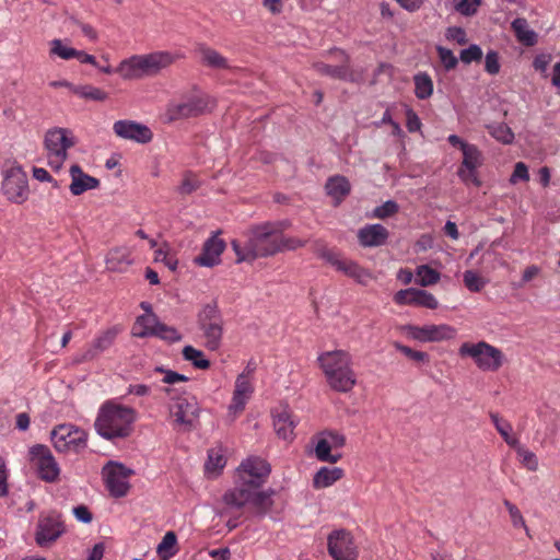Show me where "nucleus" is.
Instances as JSON below:
<instances>
[{"mask_svg": "<svg viewBox=\"0 0 560 560\" xmlns=\"http://www.w3.org/2000/svg\"><path fill=\"white\" fill-rule=\"evenodd\" d=\"M63 530L65 528L58 513L49 512L42 514L35 533L36 544L40 547H46L57 540Z\"/></svg>", "mask_w": 560, "mask_h": 560, "instance_id": "6ab92c4d", "label": "nucleus"}, {"mask_svg": "<svg viewBox=\"0 0 560 560\" xmlns=\"http://www.w3.org/2000/svg\"><path fill=\"white\" fill-rule=\"evenodd\" d=\"M320 256L337 271L354 279L358 283L368 284L373 279L372 273L368 269H364L353 260L341 257L340 254L331 249L324 248L320 252Z\"/></svg>", "mask_w": 560, "mask_h": 560, "instance_id": "4468645a", "label": "nucleus"}, {"mask_svg": "<svg viewBox=\"0 0 560 560\" xmlns=\"http://www.w3.org/2000/svg\"><path fill=\"white\" fill-rule=\"evenodd\" d=\"M446 37L460 45L467 42L466 32L460 27H450L446 32Z\"/></svg>", "mask_w": 560, "mask_h": 560, "instance_id": "0e129e2a", "label": "nucleus"}, {"mask_svg": "<svg viewBox=\"0 0 560 560\" xmlns=\"http://www.w3.org/2000/svg\"><path fill=\"white\" fill-rule=\"evenodd\" d=\"M73 94L77 96L95 102H104L108 98V93L91 84H82L73 88Z\"/></svg>", "mask_w": 560, "mask_h": 560, "instance_id": "4c0bfd02", "label": "nucleus"}, {"mask_svg": "<svg viewBox=\"0 0 560 560\" xmlns=\"http://www.w3.org/2000/svg\"><path fill=\"white\" fill-rule=\"evenodd\" d=\"M226 465V457L221 446L212 447L208 451V457L205 463V474L208 478L218 477Z\"/></svg>", "mask_w": 560, "mask_h": 560, "instance_id": "2f4dec72", "label": "nucleus"}, {"mask_svg": "<svg viewBox=\"0 0 560 560\" xmlns=\"http://www.w3.org/2000/svg\"><path fill=\"white\" fill-rule=\"evenodd\" d=\"M490 135L503 144H510L514 140V133L511 128L505 124H494L488 126Z\"/></svg>", "mask_w": 560, "mask_h": 560, "instance_id": "c03bdc74", "label": "nucleus"}, {"mask_svg": "<svg viewBox=\"0 0 560 560\" xmlns=\"http://www.w3.org/2000/svg\"><path fill=\"white\" fill-rule=\"evenodd\" d=\"M165 392L171 396L168 412L173 425L182 431L191 430L199 418L200 408L197 399L188 395L177 396L170 388H166Z\"/></svg>", "mask_w": 560, "mask_h": 560, "instance_id": "423d86ee", "label": "nucleus"}, {"mask_svg": "<svg viewBox=\"0 0 560 560\" xmlns=\"http://www.w3.org/2000/svg\"><path fill=\"white\" fill-rule=\"evenodd\" d=\"M396 349L400 353H402L404 355H406L407 358H409L416 362H422V363L429 362V354L427 352L413 350L410 347L399 345V343L396 345Z\"/></svg>", "mask_w": 560, "mask_h": 560, "instance_id": "6e6d98bb", "label": "nucleus"}, {"mask_svg": "<svg viewBox=\"0 0 560 560\" xmlns=\"http://www.w3.org/2000/svg\"><path fill=\"white\" fill-rule=\"evenodd\" d=\"M415 93L420 100L429 98L433 93V82L430 75L425 72H420L415 75Z\"/></svg>", "mask_w": 560, "mask_h": 560, "instance_id": "79ce46f5", "label": "nucleus"}, {"mask_svg": "<svg viewBox=\"0 0 560 560\" xmlns=\"http://www.w3.org/2000/svg\"><path fill=\"white\" fill-rule=\"evenodd\" d=\"M264 499H266L264 492L248 487V485H243L238 477L236 479V486L226 491L223 495L224 503L232 508H242L247 503H257Z\"/></svg>", "mask_w": 560, "mask_h": 560, "instance_id": "b1692460", "label": "nucleus"}, {"mask_svg": "<svg viewBox=\"0 0 560 560\" xmlns=\"http://www.w3.org/2000/svg\"><path fill=\"white\" fill-rule=\"evenodd\" d=\"M198 54L201 62L208 67L214 69H228L230 67L228 60L219 51L210 47L199 46Z\"/></svg>", "mask_w": 560, "mask_h": 560, "instance_id": "c9c22d12", "label": "nucleus"}, {"mask_svg": "<svg viewBox=\"0 0 560 560\" xmlns=\"http://www.w3.org/2000/svg\"><path fill=\"white\" fill-rule=\"evenodd\" d=\"M75 48L69 45L67 40L55 38L49 42V55L62 60L74 58Z\"/></svg>", "mask_w": 560, "mask_h": 560, "instance_id": "ea45409f", "label": "nucleus"}, {"mask_svg": "<svg viewBox=\"0 0 560 560\" xmlns=\"http://www.w3.org/2000/svg\"><path fill=\"white\" fill-rule=\"evenodd\" d=\"M69 191L72 196H81L82 194L97 189L101 185L98 178L85 173L82 167L74 163L69 167Z\"/></svg>", "mask_w": 560, "mask_h": 560, "instance_id": "393cba45", "label": "nucleus"}, {"mask_svg": "<svg viewBox=\"0 0 560 560\" xmlns=\"http://www.w3.org/2000/svg\"><path fill=\"white\" fill-rule=\"evenodd\" d=\"M406 118H407V122H406L407 129L410 132H415L420 129L421 121H420L418 115L411 108L406 109Z\"/></svg>", "mask_w": 560, "mask_h": 560, "instance_id": "e2e57ef3", "label": "nucleus"}, {"mask_svg": "<svg viewBox=\"0 0 560 560\" xmlns=\"http://www.w3.org/2000/svg\"><path fill=\"white\" fill-rule=\"evenodd\" d=\"M482 55L483 54H482V49L480 48V46L472 44L469 47L463 49L460 51L459 57L464 63L469 65L474 61H480L482 58Z\"/></svg>", "mask_w": 560, "mask_h": 560, "instance_id": "864d4df0", "label": "nucleus"}, {"mask_svg": "<svg viewBox=\"0 0 560 560\" xmlns=\"http://www.w3.org/2000/svg\"><path fill=\"white\" fill-rule=\"evenodd\" d=\"M529 173L528 167L523 162H517L514 166V171L510 177V183L515 185L518 182H528Z\"/></svg>", "mask_w": 560, "mask_h": 560, "instance_id": "052dcab7", "label": "nucleus"}, {"mask_svg": "<svg viewBox=\"0 0 560 560\" xmlns=\"http://www.w3.org/2000/svg\"><path fill=\"white\" fill-rule=\"evenodd\" d=\"M406 331L410 338L420 342L447 341L457 336L456 328L448 324L409 325L406 327Z\"/></svg>", "mask_w": 560, "mask_h": 560, "instance_id": "2eb2a0df", "label": "nucleus"}, {"mask_svg": "<svg viewBox=\"0 0 560 560\" xmlns=\"http://www.w3.org/2000/svg\"><path fill=\"white\" fill-rule=\"evenodd\" d=\"M328 551L335 560H357L353 539L343 529L334 530L328 536Z\"/></svg>", "mask_w": 560, "mask_h": 560, "instance_id": "4be33fe9", "label": "nucleus"}, {"mask_svg": "<svg viewBox=\"0 0 560 560\" xmlns=\"http://www.w3.org/2000/svg\"><path fill=\"white\" fill-rule=\"evenodd\" d=\"M221 320L220 312L215 303L206 304L198 314V324L203 325L211 322Z\"/></svg>", "mask_w": 560, "mask_h": 560, "instance_id": "09e8293b", "label": "nucleus"}, {"mask_svg": "<svg viewBox=\"0 0 560 560\" xmlns=\"http://www.w3.org/2000/svg\"><path fill=\"white\" fill-rule=\"evenodd\" d=\"M269 474V464L260 457H248L237 468V477L242 483L256 490H259Z\"/></svg>", "mask_w": 560, "mask_h": 560, "instance_id": "dca6fc26", "label": "nucleus"}, {"mask_svg": "<svg viewBox=\"0 0 560 560\" xmlns=\"http://www.w3.org/2000/svg\"><path fill=\"white\" fill-rule=\"evenodd\" d=\"M316 69L319 73L338 78V79H348L349 71L346 66H329L325 63H317Z\"/></svg>", "mask_w": 560, "mask_h": 560, "instance_id": "3c124183", "label": "nucleus"}, {"mask_svg": "<svg viewBox=\"0 0 560 560\" xmlns=\"http://www.w3.org/2000/svg\"><path fill=\"white\" fill-rule=\"evenodd\" d=\"M500 68H501V65H500L498 52L494 50L488 51L486 54V58H485V70L489 74L494 75L500 72Z\"/></svg>", "mask_w": 560, "mask_h": 560, "instance_id": "4d7b16f0", "label": "nucleus"}, {"mask_svg": "<svg viewBox=\"0 0 560 560\" xmlns=\"http://www.w3.org/2000/svg\"><path fill=\"white\" fill-rule=\"evenodd\" d=\"M175 59L176 56L170 51L133 55L119 62L116 68V73L124 80L150 78L171 66Z\"/></svg>", "mask_w": 560, "mask_h": 560, "instance_id": "20e7f679", "label": "nucleus"}, {"mask_svg": "<svg viewBox=\"0 0 560 560\" xmlns=\"http://www.w3.org/2000/svg\"><path fill=\"white\" fill-rule=\"evenodd\" d=\"M272 425L277 436L285 442L294 440V429L299 423V418L293 413L288 405H279L271 411Z\"/></svg>", "mask_w": 560, "mask_h": 560, "instance_id": "a211bd4d", "label": "nucleus"}, {"mask_svg": "<svg viewBox=\"0 0 560 560\" xmlns=\"http://www.w3.org/2000/svg\"><path fill=\"white\" fill-rule=\"evenodd\" d=\"M75 144L72 131L66 128H54L46 132L45 149L47 151L48 165L59 171L68 158V150Z\"/></svg>", "mask_w": 560, "mask_h": 560, "instance_id": "6e6552de", "label": "nucleus"}, {"mask_svg": "<svg viewBox=\"0 0 560 560\" xmlns=\"http://www.w3.org/2000/svg\"><path fill=\"white\" fill-rule=\"evenodd\" d=\"M458 352L463 358H470L482 372H497L505 362L503 352L486 341L464 342Z\"/></svg>", "mask_w": 560, "mask_h": 560, "instance_id": "39448f33", "label": "nucleus"}, {"mask_svg": "<svg viewBox=\"0 0 560 560\" xmlns=\"http://www.w3.org/2000/svg\"><path fill=\"white\" fill-rule=\"evenodd\" d=\"M30 459L42 480L46 482L59 480L60 466L47 446L38 444L31 447Z\"/></svg>", "mask_w": 560, "mask_h": 560, "instance_id": "f8f14e48", "label": "nucleus"}, {"mask_svg": "<svg viewBox=\"0 0 560 560\" xmlns=\"http://www.w3.org/2000/svg\"><path fill=\"white\" fill-rule=\"evenodd\" d=\"M154 260L156 262H163L172 271H175L178 266V260L174 256L170 255V246L167 244L155 249Z\"/></svg>", "mask_w": 560, "mask_h": 560, "instance_id": "49530a36", "label": "nucleus"}, {"mask_svg": "<svg viewBox=\"0 0 560 560\" xmlns=\"http://www.w3.org/2000/svg\"><path fill=\"white\" fill-rule=\"evenodd\" d=\"M133 472L131 468L117 462H109L105 465L103 477L109 493L115 498L125 497L130 489L129 478Z\"/></svg>", "mask_w": 560, "mask_h": 560, "instance_id": "ddd939ff", "label": "nucleus"}, {"mask_svg": "<svg viewBox=\"0 0 560 560\" xmlns=\"http://www.w3.org/2000/svg\"><path fill=\"white\" fill-rule=\"evenodd\" d=\"M511 28L518 43L532 47L538 42V34L529 26L524 18H516L511 23Z\"/></svg>", "mask_w": 560, "mask_h": 560, "instance_id": "7c9ffc66", "label": "nucleus"}, {"mask_svg": "<svg viewBox=\"0 0 560 560\" xmlns=\"http://www.w3.org/2000/svg\"><path fill=\"white\" fill-rule=\"evenodd\" d=\"M113 131L118 138L140 144L149 143L153 139V132L147 125L129 119L115 121Z\"/></svg>", "mask_w": 560, "mask_h": 560, "instance_id": "412c9836", "label": "nucleus"}, {"mask_svg": "<svg viewBox=\"0 0 560 560\" xmlns=\"http://www.w3.org/2000/svg\"><path fill=\"white\" fill-rule=\"evenodd\" d=\"M105 262L106 268L110 271H126L133 262L130 248L121 246L110 249L106 256Z\"/></svg>", "mask_w": 560, "mask_h": 560, "instance_id": "c85d7f7f", "label": "nucleus"}, {"mask_svg": "<svg viewBox=\"0 0 560 560\" xmlns=\"http://www.w3.org/2000/svg\"><path fill=\"white\" fill-rule=\"evenodd\" d=\"M135 421L133 408L110 400L100 408L94 425L101 436L113 440L128 436Z\"/></svg>", "mask_w": 560, "mask_h": 560, "instance_id": "f03ea898", "label": "nucleus"}, {"mask_svg": "<svg viewBox=\"0 0 560 560\" xmlns=\"http://www.w3.org/2000/svg\"><path fill=\"white\" fill-rule=\"evenodd\" d=\"M416 283L421 287H430L438 283L441 279L440 272L428 265H420L416 269Z\"/></svg>", "mask_w": 560, "mask_h": 560, "instance_id": "58836bf2", "label": "nucleus"}, {"mask_svg": "<svg viewBox=\"0 0 560 560\" xmlns=\"http://www.w3.org/2000/svg\"><path fill=\"white\" fill-rule=\"evenodd\" d=\"M1 192L8 201L15 205H22L28 199V179L20 164L13 163L3 170Z\"/></svg>", "mask_w": 560, "mask_h": 560, "instance_id": "1a4fd4ad", "label": "nucleus"}, {"mask_svg": "<svg viewBox=\"0 0 560 560\" xmlns=\"http://www.w3.org/2000/svg\"><path fill=\"white\" fill-rule=\"evenodd\" d=\"M481 0H455L456 10L464 15H472L477 12Z\"/></svg>", "mask_w": 560, "mask_h": 560, "instance_id": "bf43d9fd", "label": "nucleus"}, {"mask_svg": "<svg viewBox=\"0 0 560 560\" xmlns=\"http://www.w3.org/2000/svg\"><path fill=\"white\" fill-rule=\"evenodd\" d=\"M504 506L506 508V510L509 512V515H510L513 526L524 528L526 535L528 537H530L529 529L526 526L525 520H524L521 511L518 510V508L508 500L504 501Z\"/></svg>", "mask_w": 560, "mask_h": 560, "instance_id": "8fccbe9b", "label": "nucleus"}, {"mask_svg": "<svg viewBox=\"0 0 560 560\" xmlns=\"http://www.w3.org/2000/svg\"><path fill=\"white\" fill-rule=\"evenodd\" d=\"M213 101L203 93H194L172 101L167 104L164 117L167 121H175L189 117H195L206 113L213 107Z\"/></svg>", "mask_w": 560, "mask_h": 560, "instance_id": "0eeeda50", "label": "nucleus"}, {"mask_svg": "<svg viewBox=\"0 0 560 560\" xmlns=\"http://www.w3.org/2000/svg\"><path fill=\"white\" fill-rule=\"evenodd\" d=\"M436 51H438L440 61L442 62L443 67L446 70H452L457 66L458 60L451 49L445 48L443 46H438Z\"/></svg>", "mask_w": 560, "mask_h": 560, "instance_id": "603ef678", "label": "nucleus"}, {"mask_svg": "<svg viewBox=\"0 0 560 560\" xmlns=\"http://www.w3.org/2000/svg\"><path fill=\"white\" fill-rule=\"evenodd\" d=\"M183 357L185 360L191 362L198 369L203 370L210 366V362L208 359H206L203 352L191 346H186L183 349Z\"/></svg>", "mask_w": 560, "mask_h": 560, "instance_id": "37998d69", "label": "nucleus"}, {"mask_svg": "<svg viewBox=\"0 0 560 560\" xmlns=\"http://www.w3.org/2000/svg\"><path fill=\"white\" fill-rule=\"evenodd\" d=\"M281 252L285 249H296L304 246L305 242L296 237H285L281 232Z\"/></svg>", "mask_w": 560, "mask_h": 560, "instance_id": "69168bd1", "label": "nucleus"}, {"mask_svg": "<svg viewBox=\"0 0 560 560\" xmlns=\"http://www.w3.org/2000/svg\"><path fill=\"white\" fill-rule=\"evenodd\" d=\"M326 191L336 203H339L350 192V183L343 176L330 177L326 184Z\"/></svg>", "mask_w": 560, "mask_h": 560, "instance_id": "f704fd0d", "label": "nucleus"}, {"mask_svg": "<svg viewBox=\"0 0 560 560\" xmlns=\"http://www.w3.org/2000/svg\"><path fill=\"white\" fill-rule=\"evenodd\" d=\"M313 442H314V453L318 460L335 464L341 458V454H332L331 453L334 447L330 445V442L325 436L324 432L316 435L314 438Z\"/></svg>", "mask_w": 560, "mask_h": 560, "instance_id": "473e14b6", "label": "nucleus"}, {"mask_svg": "<svg viewBox=\"0 0 560 560\" xmlns=\"http://www.w3.org/2000/svg\"><path fill=\"white\" fill-rule=\"evenodd\" d=\"M491 421L498 432L501 434L503 440L509 444L510 446H517L518 440L516 436L512 434L513 428L512 425L501 417H499L497 413H491L490 416Z\"/></svg>", "mask_w": 560, "mask_h": 560, "instance_id": "a19ab883", "label": "nucleus"}, {"mask_svg": "<svg viewBox=\"0 0 560 560\" xmlns=\"http://www.w3.org/2000/svg\"><path fill=\"white\" fill-rule=\"evenodd\" d=\"M463 161L457 171L460 180L468 185L472 184L477 187L481 185L477 170L482 165L483 158L481 151L475 144L464 145Z\"/></svg>", "mask_w": 560, "mask_h": 560, "instance_id": "f3484780", "label": "nucleus"}, {"mask_svg": "<svg viewBox=\"0 0 560 560\" xmlns=\"http://www.w3.org/2000/svg\"><path fill=\"white\" fill-rule=\"evenodd\" d=\"M254 393V384L249 378L237 376L235 381L232 401L229 406L231 413L237 415L242 412Z\"/></svg>", "mask_w": 560, "mask_h": 560, "instance_id": "cd10ccee", "label": "nucleus"}, {"mask_svg": "<svg viewBox=\"0 0 560 560\" xmlns=\"http://www.w3.org/2000/svg\"><path fill=\"white\" fill-rule=\"evenodd\" d=\"M285 226L284 222H264L250 226L244 233V242L234 240L231 243L236 261H253L281 252V232Z\"/></svg>", "mask_w": 560, "mask_h": 560, "instance_id": "f257e3e1", "label": "nucleus"}, {"mask_svg": "<svg viewBox=\"0 0 560 560\" xmlns=\"http://www.w3.org/2000/svg\"><path fill=\"white\" fill-rule=\"evenodd\" d=\"M393 300L400 306H419L429 310H435L439 306V301L432 293L417 288L399 290L394 294Z\"/></svg>", "mask_w": 560, "mask_h": 560, "instance_id": "5701e85b", "label": "nucleus"}, {"mask_svg": "<svg viewBox=\"0 0 560 560\" xmlns=\"http://www.w3.org/2000/svg\"><path fill=\"white\" fill-rule=\"evenodd\" d=\"M463 280L465 287L471 292H479L487 284L486 279H483L478 272L474 270L465 271Z\"/></svg>", "mask_w": 560, "mask_h": 560, "instance_id": "de8ad7c7", "label": "nucleus"}, {"mask_svg": "<svg viewBox=\"0 0 560 560\" xmlns=\"http://www.w3.org/2000/svg\"><path fill=\"white\" fill-rule=\"evenodd\" d=\"M177 551V537L174 532H167L158 545L156 553L161 560H170Z\"/></svg>", "mask_w": 560, "mask_h": 560, "instance_id": "e433bc0d", "label": "nucleus"}, {"mask_svg": "<svg viewBox=\"0 0 560 560\" xmlns=\"http://www.w3.org/2000/svg\"><path fill=\"white\" fill-rule=\"evenodd\" d=\"M9 476L10 470L4 457L0 455V498L9 494Z\"/></svg>", "mask_w": 560, "mask_h": 560, "instance_id": "5fc2aeb1", "label": "nucleus"}, {"mask_svg": "<svg viewBox=\"0 0 560 560\" xmlns=\"http://www.w3.org/2000/svg\"><path fill=\"white\" fill-rule=\"evenodd\" d=\"M224 249V241L214 234L205 242L201 254L194 258V262L201 267H214L221 262Z\"/></svg>", "mask_w": 560, "mask_h": 560, "instance_id": "a878e982", "label": "nucleus"}, {"mask_svg": "<svg viewBox=\"0 0 560 560\" xmlns=\"http://www.w3.org/2000/svg\"><path fill=\"white\" fill-rule=\"evenodd\" d=\"M120 331L121 329L118 326H113L100 331L88 345L85 351L81 354V357L75 359V362L81 363L85 361H91L100 357L103 352L107 351L114 345Z\"/></svg>", "mask_w": 560, "mask_h": 560, "instance_id": "aec40b11", "label": "nucleus"}, {"mask_svg": "<svg viewBox=\"0 0 560 560\" xmlns=\"http://www.w3.org/2000/svg\"><path fill=\"white\" fill-rule=\"evenodd\" d=\"M324 434L330 442V445L334 447V450L342 447L346 443V438L341 433L335 431H326Z\"/></svg>", "mask_w": 560, "mask_h": 560, "instance_id": "338daca9", "label": "nucleus"}, {"mask_svg": "<svg viewBox=\"0 0 560 560\" xmlns=\"http://www.w3.org/2000/svg\"><path fill=\"white\" fill-rule=\"evenodd\" d=\"M199 327L203 331V337L206 339L205 345L207 349L211 351L218 350L220 348L223 335L222 319L203 324L200 325Z\"/></svg>", "mask_w": 560, "mask_h": 560, "instance_id": "72a5a7b5", "label": "nucleus"}, {"mask_svg": "<svg viewBox=\"0 0 560 560\" xmlns=\"http://www.w3.org/2000/svg\"><path fill=\"white\" fill-rule=\"evenodd\" d=\"M516 448L517 457L521 464L530 471H536L538 468V459L537 456L529 450L520 446H514Z\"/></svg>", "mask_w": 560, "mask_h": 560, "instance_id": "a18cd8bd", "label": "nucleus"}, {"mask_svg": "<svg viewBox=\"0 0 560 560\" xmlns=\"http://www.w3.org/2000/svg\"><path fill=\"white\" fill-rule=\"evenodd\" d=\"M551 62V55L549 54H539L535 57L533 61V67L535 70L546 73L547 69Z\"/></svg>", "mask_w": 560, "mask_h": 560, "instance_id": "680f3d73", "label": "nucleus"}, {"mask_svg": "<svg viewBox=\"0 0 560 560\" xmlns=\"http://www.w3.org/2000/svg\"><path fill=\"white\" fill-rule=\"evenodd\" d=\"M55 450L65 454H77L86 447L88 434L70 423L57 425L50 433Z\"/></svg>", "mask_w": 560, "mask_h": 560, "instance_id": "9d476101", "label": "nucleus"}, {"mask_svg": "<svg viewBox=\"0 0 560 560\" xmlns=\"http://www.w3.org/2000/svg\"><path fill=\"white\" fill-rule=\"evenodd\" d=\"M132 335L140 338L155 336L167 342H176L182 339V335L176 328L161 323L155 314L138 316L132 327Z\"/></svg>", "mask_w": 560, "mask_h": 560, "instance_id": "9b49d317", "label": "nucleus"}, {"mask_svg": "<svg viewBox=\"0 0 560 560\" xmlns=\"http://www.w3.org/2000/svg\"><path fill=\"white\" fill-rule=\"evenodd\" d=\"M397 211L398 205L395 201L388 200L373 210V217L377 219H385Z\"/></svg>", "mask_w": 560, "mask_h": 560, "instance_id": "13d9d810", "label": "nucleus"}, {"mask_svg": "<svg viewBox=\"0 0 560 560\" xmlns=\"http://www.w3.org/2000/svg\"><path fill=\"white\" fill-rule=\"evenodd\" d=\"M358 240L363 247L383 246L389 236L388 230L382 224H366L359 229Z\"/></svg>", "mask_w": 560, "mask_h": 560, "instance_id": "bb28decb", "label": "nucleus"}, {"mask_svg": "<svg viewBox=\"0 0 560 560\" xmlns=\"http://www.w3.org/2000/svg\"><path fill=\"white\" fill-rule=\"evenodd\" d=\"M318 362L331 389L349 393L355 386L357 375L348 352L343 350L326 351L318 357Z\"/></svg>", "mask_w": 560, "mask_h": 560, "instance_id": "7ed1b4c3", "label": "nucleus"}, {"mask_svg": "<svg viewBox=\"0 0 560 560\" xmlns=\"http://www.w3.org/2000/svg\"><path fill=\"white\" fill-rule=\"evenodd\" d=\"M345 476L340 467L324 466L320 467L313 477V487L317 490L331 487Z\"/></svg>", "mask_w": 560, "mask_h": 560, "instance_id": "c756f323", "label": "nucleus"}, {"mask_svg": "<svg viewBox=\"0 0 560 560\" xmlns=\"http://www.w3.org/2000/svg\"><path fill=\"white\" fill-rule=\"evenodd\" d=\"M32 173L33 177L38 182L57 184L50 174L43 167H33Z\"/></svg>", "mask_w": 560, "mask_h": 560, "instance_id": "774afa93", "label": "nucleus"}]
</instances>
